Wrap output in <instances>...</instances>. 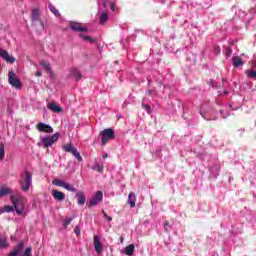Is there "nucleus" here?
<instances>
[{
  "label": "nucleus",
  "instance_id": "4",
  "mask_svg": "<svg viewBox=\"0 0 256 256\" xmlns=\"http://www.w3.org/2000/svg\"><path fill=\"white\" fill-rule=\"evenodd\" d=\"M8 82L14 89H21V87H23L21 80L13 70H10L8 73Z\"/></svg>",
  "mask_w": 256,
  "mask_h": 256
},
{
  "label": "nucleus",
  "instance_id": "24",
  "mask_svg": "<svg viewBox=\"0 0 256 256\" xmlns=\"http://www.w3.org/2000/svg\"><path fill=\"white\" fill-rule=\"evenodd\" d=\"M48 9H50L51 13H53V15H55V17L61 16V13L59 12V10H57V8H55V6H53V4H49Z\"/></svg>",
  "mask_w": 256,
  "mask_h": 256
},
{
  "label": "nucleus",
  "instance_id": "3",
  "mask_svg": "<svg viewBox=\"0 0 256 256\" xmlns=\"http://www.w3.org/2000/svg\"><path fill=\"white\" fill-rule=\"evenodd\" d=\"M31 21L34 27H40V29H45V24L43 23V20H41V14H39L38 9L32 10Z\"/></svg>",
  "mask_w": 256,
  "mask_h": 256
},
{
  "label": "nucleus",
  "instance_id": "29",
  "mask_svg": "<svg viewBox=\"0 0 256 256\" xmlns=\"http://www.w3.org/2000/svg\"><path fill=\"white\" fill-rule=\"evenodd\" d=\"M7 247V238L5 236L0 235V249Z\"/></svg>",
  "mask_w": 256,
  "mask_h": 256
},
{
  "label": "nucleus",
  "instance_id": "45",
  "mask_svg": "<svg viewBox=\"0 0 256 256\" xmlns=\"http://www.w3.org/2000/svg\"><path fill=\"white\" fill-rule=\"evenodd\" d=\"M111 11H115V4L113 2L110 3Z\"/></svg>",
  "mask_w": 256,
  "mask_h": 256
},
{
  "label": "nucleus",
  "instance_id": "50",
  "mask_svg": "<svg viewBox=\"0 0 256 256\" xmlns=\"http://www.w3.org/2000/svg\"><path fill=\"white\" fill-rule=\"evenodd\" d=\"M148 83H151V78H148Z\"/></svg>",
  "mask_w": 256,
  "mask_h": 256
},
{
  "label": "nucleus",
  "instance_id": "9",
  "mask_svg": "<svg viewBox=\"0 0 256 256\" xmlns=\"http://www.w3.org/2000/svg\"><path fill=\"white\" fill-rule=\"evenodd\" d=\"M69 27L72 31H76L77 33H85L87 31V27H83L77 22H70Z\"/></svg>",
  "mask_w": 256,
  "mask_h": 256
},
{
  "label": "nucleus",
  "instance_id": "35",
  "mask_svg": "<svg viewBox=\"0 0 256 256\" xmlns=\"http://www.w3.org/2000/svg\"><path fill=\"white\" fill-rule=\"evenodd\" d=\"M104 219L110 223V221H113V218L109 215H107V212L102 211Z\"/></svg>",
  "mask_w": 256,
  "mask_h": 256
},
{
  "label": "nucleus",
  "instance_id": "52",
  "mask_svg": "<svg viewBox=\"0 0 256 256\" xmlns=\"http://www.w3.org/2000/svg\"><path fill=\"white\" fill-rule=\"evenodd\" d=\"M36 256H39V254H37Z\"/></svg>",
  "mask_w": 256,
  "mask_h": 256
},
{
  "label": "nucleus",
  "instance_id": "43",
  "mask_svg": "<svg viewBox=\"0 0 256 256\" xmlns=\"http://www.w3.org/2000/svg\"><path fill=\"white\" fill-rule=\"evenodd\" d=\"M200 115H202V117H203L204 119H206L207 121H209V120H211V119H215V118H207V117L205 116V114H203V111H200Z\"/></svg>",
  "mask_w": 256,
  "mask_h": 256
},
{
  "label": "nucleus",
  "instance_id": "6",
  "mask_svg": "<svg viewBox=\"0 0 256 256\" xmlns=\"http://www.w3.org/2000/svg\"><path fill=\"white\" fill-rule=\"evenodd\" d=\"M62 149H63L66 153H72V154L75 156V158L77 159V161H79V162L83 161V157L81 156V154L79 153V151L77 150V148H75V147L73 146V144L68 143V144L64 145V146L62 147Z\"/></svg>",
  "mask_w": 256,
  "mask_h": 256
},
{
  "label": "nucleus",
  "instance_id": "13",
  "mask_svg": "<svg viewBox=\"0 0 256 256\" xmlns=\"http://www.w3.org/2000/svg\"><path fill=\"white\" fill-rule=\"evenodd\" d=\"M23 247H24L23 242L18 243L17 246L14 248V250L10 252L8 256L20 255L23 252Z\"/></svg>",
  "mask_w": 256,
  "mask_h": 256
},
{
  "label": "nucleus",
  "instance_id": "41",
  "mask_svg": "<svg viewBox=\"0 0 256 256\" xmlns=\"http://www.w3.org/2000/svg\"><path fill=\"white\" fill-rule=\"evenodd\" d=\"M214 53H215V55H220L221 54V47L215 46L214 47Z\"/></svg>",
  "mask_w": 256,
  "mask_h": 256
},
{
  "label": "nucleus",
  "instance_id": "31",
  "mask_svg": "<svg viewBox=\"0 0 256 256\" xmlns=\"http://www.w3.org/2000/svg\"><path fill=\"white\" fill-rule=\"evenodd\" d=\"M94 171H98V173H103V165L96 163L93 168Z\"/></svg>",
  "mask_w": 256,
  "mask_h": 256
},
{
  "label": "nucleus",
  "instance_id": "19",
  "mask_svg": "<svg viewBox=\"0 0 256 256\" xmlns=\"http://www.w3.org/2000/svg\"><path fill=\"white\" fill-rule=\"evenodd\" d=\"M107 21H109V14H107V12H102L99 18L100 25H105Z\"/></svg>",
  "mask_w": 256,
  "mask_h": 256
},
{
  "label": "nucleus",
  "instance_id": "25",
  "mask_svg": "<svg viewBox=\"0 0 256 256\" xmlns=\"http://www.w3.org/2000/svg\"><path fill=\"white\" fill-rule=\"evenodd\" d=\"M63 189H66V191H70L71 193H77V188H74L73 185L65 182L64 183V188Z\"/></svg>",
  "mask_w": 256,
  "mask_h": 256
},
{
  "label": "nucleus",
  "instance_id": "36",
  "mask_svg": "<svg viewBox=\"0 0 256 256\" xmlns=\"http://www.w3.org/2000/svg\"><path fill=\"white\" fill-rule=\"evenodd\" d=\"M71 221H73V218H65V220L63 221L64 227L71 225Z\"/></svg>",
  "mask_w": 256,
  "mask_h": 256
},
{
  "label": "nucleus",
  "instance_id": "26",
  "mask_svg": "<svg viewBox=\"0 0 256 256\" xmlns=\"http://www.w3.org/2000/svg\"><path fill=\"white\" fill-rule=\"evenodd\" d=\"M79 37L83 39V41H87L88 43H95V39L91 38V36H87L83 33L79 34Z\"/></svg>",
  "mask_w": 256,
  "mask_h": 256
},
{
  "label": "nucleus",
  "instance_id": "47",
  "mask_svg": "<svg viewBox=\"0 0 256 256\" xmlns=\"http://www.w3.org/2000/svg\"><path fill=\"white\" fill-rule=\"evenodd\" d=\"M148 94H149V95H155V91L149 90V91H148Z\"/></svg>",
  "mask_w": 256,
  "mask_h": 256
},
{
  "label": "nucleus",
  "instance_id": "7",
  "mask_svg": "<svg viewBox=\"0 0 256 256\" xmlns=\"http://www.w3.org/2000/svg\"><path fill=\"white\" fill-rule=\"evenodd\" d=\"M103 201V192L97 191L96 194L89 201L88 207H95V205H99Z\"/></svg>",
  "mask_w": 256,
  "mask_h": 256
},
{
  "label": "nucleus",
  "instance_id": "39",
  "mask_svg": "<svg viewBox=\"0 0 256 256\" xmlns=\"http://www.w3.org/2000/svg\"><path fill=\"white\" fill-rule=\"evenodd\" d=\"M164 230L167 232L171 231V225L167 221L164 223Z\"/></svg>",
  "mask_w": 256,
  "mask_h": 256
},
{
  "label": "nucleus",
  "instance_id": "17",
  "mask_svg": "<svg viewBox=\"0 0 256 256\" xmlns=\"http://www.w3.org/2000/svg\"><path fill=\"white\" fill-rule=\"evenodd\" d=\"M48 109L50 111H53V113H61V111H63V108H61V106H59L55 102H52V103L48 104Z\"/></svg>",
  "mask_w": 256,
  "mask_h": 256
},
{
  "label": "nucleus",
  "instance_id": "27",
  "mask_svg": "<svg viewBox=\"0 0 256 256\" xmlns=\"http://www.w3.org/2000/svg\"><path fill=\"white\" fill-rule=\"evenodd\" d=\"M40 65H41V67H43V69L45 71H47V73H51V64H49V63H47L45 61H41Z\"/></svg>",
  "mask_w": 256,
  "mask_h": 256
},
{
  "label": "nucleus",
  "instance_id": "48",
  "mask_svg": "<svg viewBox=\"0 0 256 256\" xmlns=\"http://www.w3.org/2000/svg\"><path fill=\"white\" fill-rule=\"evenodd\" d=\"M107 157H109L108 154H104V155H103V159H107Z\"/></svg>",
  "mask_w": 256,
  "mask_h": 256
},
{
  "label": "nucleus",
  "instance_id": "15",
  "mask_svg": "<svg viewBox=\"0 0 256 256\" xmlns=\"http://www.w3.org/2000/svg\"><path fill=\"white\" fill-rule=\"evenodd\" d=\"M124 255L132 256L135 253V244H130L121 251Z\"/></svg>",
  "mask_w": 256,
  "mask_h": 256
},
{
  "label": "nucleus",
  "instance_id": "46",
  "mask_svg": "<svg viewBox=\"0 0 256 256\" xmlns=\"http://www.w3.org/2000/svg\"><path fill=\"white\" fill-rule=\"evenodd\" d=\"M42 75H43V72H41V71L36 72V77H41Z\"/></svg>",
  "mask_w": 256,
  "mask_h": 256
},
{
  "label": "nucleus",
  "instance_id": "33",
  "mask_svg": "<svg viewBox=\"0 0 256 256\" xmlns=\"http://www.w3.org/2000/svg\"><path fill=\"white\" fill-rule=\"evenodd\" d=\"M50 141H51L52 144L56 143V141H59V133H55L54 135H52L50 137Z\"/></svg>",
  "mask_w": 256,
  "mask_h": 256
},
{
  "label": "nucleus",
  "instance_id": "12",
  "mask_svg": "<svg viewBox=\"0 0 256 256\" xmlns=\"http://www.w3.org/2000/svg\"><path fill=\"white\" fill-rule=\"evenodd\" d=\"M52 197L55 199V201H65V193L59 190H53Z\"/></svg>",
  "mask_w": 256,
  "mask_h": 256
},
{
  "label": "nucleus",
  "instance_id": "40",
  "mask_svg": "<svg viewBox=\"0 0 256 256\" xmlns=\"http://www.w3.org/2000/svg\"><path fill=\"white\" fill-rule=\"evenodd\" d=\"M22 256H31V247L26 248Z\"/></svg>",
  "mask_w": 256,
  "mask_h": 256
},
{
  "label": "nucleus",
  "instance_id": "1",
  "mask_svg": "<svg viewBox=\"0 0 256 256\" xmlns=\"http://www.w3.org/2000/svg\"><path fill=\"white\" fill-rule=\"evenodd\" d=\"M11 203L14 205V209L17 215H22L25 211V205H27V198L23 195L10 196Z\"/></svg>",
  "mask_w": 256,
  "mask_h": 256
},
{
  "label": "nucleus",
  "instance_id": "11",
  "mask_svg": "<svg viewBox=\"0 0 256 256\" xmlns=\"http://www.w3.org/2000/svg\"><path fill=\"white\" fill-rule=\"evenodd\" d=\"M37 129L41 133H53V128L43 122L38 123Z\"/></svg>",
  "mask_w": 256,
  "mask_h": 256
},
{
  "label": "nucleus",
  "instance_id": "18",
  "mask_svg": "<svg viewBox=\"0 0 256 256\" xmlns=\"http://www.w3.org/2000/svg\"><path fill=\"white\" fill-rule=\"evenodd\" d=\"M70 77H73L74 79H76L77 81H80V79L83 77V75L81 74V72L79 70H77L76 68H72L70 70Z\"/></svg>",
  "mask_w": 256,
  "mask_h": 256
},
{
  "label": "nucleus",
  "instance_id": "21",
  "mask_svg": "<svg viewBox=\"0 0 256 256\" xmlns=\"http://www.w3.org/2000/svg\"><path fill=\"white\" fill-rule=\"evenodd\" d=\"M41 141H42V143H43V145H44V147L46 149L53 145V142H51V138L50 137H43L41 139Z\"/></svg>",
  "mask_w": 256,
  "mask_h": 256
},
{
  "label": "nucleus",
  "instance_id": "2",
  "mask_svg": "<svg viewBox=\"0 0 256 256\" xmlns=\"http://www.w3.org/2000/svg\"><path fill=\"white\" fill-rule=\"evenodd\" d=\"M33 181V176H31V173L29 171H24L20 175V186L22 191L27 192L31 188V183Z\"/></svg>",
  "mask_w": 256,
  "mask_h": 256
},
{
  "label": "nucleus",
  "instance_id": "42",
  "mask_svg": "<svg viewBox=\"0 0 256 256\" xmlns=\"http://www.w3.org/2000/svg\"><path fill=\"white\" fill-rule=\"evenodd\" d=\"M74 233L79 237V235H81V228H79V226H76L74 228Z\"/></svg>",
  "mask_w": 256,
  "mask_h": 256
},
{
  "label": "nucleus",
  "instance_id": "30",
  "mask_svg": "<svg viewBox=\"0 0 256 256\" xmlns=\"http://www.w3.org/2000/svg\"><path fill=\"white\" fill-rule=\"evenodd\" d=\"M53 185H56V187H65V181L63 180H59V179H56V180H53Z\"/></svg>",
  "mask_w": 256,
  "mask_h": 256
},
{
  "label": "nucleus",
  "instance_id": "8",
  "mask_svg": "<svg viewBox=\"0 0 256 256\" xmlns=\"http://www.w3.org/2000/svg\"><path fill=\"white\" fill-rule=\"evenodd\" d=\"M0 57L3 61H6V63H15V57L9 55V52L3 48H0Z\"/></svg>",
  "mask_w": 256,
  "mask_h": 256
},
{
  "label": "nucleus",
  "instance_id": "20",
  "mask_svg": "<svg viewBox=\"0 0 256 256\" xmlns=\"http://www.w3.org/2000/svg\"><path fill=\"white\" fill-rule=\"evenodd\" d=\"M5 195H11V188L7 186H2L0 188V199H2V197H5Z\"/></svg>",
  "mask_w": 256,
  "mask_h": 256
},
{
  "label": "nucleus",
  "instance_id": "14",
  "mask_svg": "<svg viewBox=\"0 0 256 256\" xmlns=\"http://www.w3.org/2000/svg\"><path fill=\"white\" fill-rule=\"evenodd\" d=\"M76 198L78 200V205L83 207V205H85V202L87 201V198L85 197V193H83V191H78L76 193Z\"/></svg>",
  "mask_w": 256,
  "mask_h": 256
},
{
  "label": "nucleus",
  "instance_id": "34",
  "mask_svg": "<svg viewBox=\"0 0 256 256\" xmlns=\"http://www.w3.org/2000/svg\"><path fill=\"white\" fill-rule=\"evenodd\" d=\"M248 77L250 79H256V71L255 70H249L248 71Z\"/></svg>",
  "mask_w": 256,
  "mask_h": 256
},
{
  "label": "nucleus",
  "instance_id": "23",
  "mask_svg": "<svg viewBox=\"0 0 256 256\" xmlns=\"http://www.w3.org/2000/svg\"><path fill=\"white\" fill-rule=\"evenodd\" d=\"M13 211H15L13 206L6 205L4 207H0V214L1 213H13Z\"/></svg>",
  "mask_w": 256,
  "mask_h": 256
},
{
  "label": "nucleus",
  "instance_id": "49",
  "mask_svg": "<svg viewBox=\"0 0 256 256\" xmlns=\"http://www.w3.org/2000/svg\"><path fill=\"white\" fill-rule=\"evenodd\" d=\"M224 95H229V92L225 91V92H224Z\"/></svg>",
  "mask_w": 256,
  "mask_h": 256
},
{
  "label": "nucleus",
  "instance_id": "51",
  "mask_svg": "<svg viewBox=\"0 0 256 256\" xmlns=\"http://www.w3.org/2000/svg\"><path fill=\"white\" fill-rule=\"evenodd\" d=\"M254 12H255V9H252V10H251V13H254Z\"/></svg>",
  "mask_w": 256,
  "mask_h": 256
},
{
  "label": "nucleus",
  "instance_id": "37",
  "mask_svg": "<svg viewBox=\"0 0 256 256\" xmlns=\"http://www.w3.org/2000/svg\"><path fill=\"white\" fill-rule=\"evenodd\" d=\"M232 53H233V50H231V48H226L225 50L226 57H231Z\"/></svg>",
  "mask_w": 256,
  "mask_h": 256
},
{
  "label": "nucleus",
  "instance_id": "16",
  "mask_svg": "<svg viewBox=\"0 0 256 256\" xmlns=\"http://www.w3.org/2000/svg\"><path fill=\"white\" fill-rule=\"evenodd\" d=\"M245 62H243V59L239 56H234L232 58V65L236 68L243 67Z\"/></svg>",
  "mask_w": 256,
  "mask_h": 256
},
{
  "label": "nucleus",
  "instance_id": "10",
  "mask_svg": "<svg viewBox=\"0 0 256 256\" xmlns=\"http://www.w3.org/2000/svg\"><path fill=\"white\" fill-rule=\"evenodd\" d=\"M94 249L98 255L103 253V244L101 243V239L99 236H94Z\"/></svg>",
  "mask_w": 256,
  "mask_h": 256
},
{
  "label": "nucleus",
  "instance_id": "38",
  "mask_svg": "<svg viewBox=\"0 0 256 256\" xmlns=\"http://www.w3.org/2000/svg\"><path fill=\"white\" fill-rule=\"evenodd\" d=\"M142 107L146 109L147 113H151V106H149L148 104H145V102L142 103Z\"/></svg>",
  "mask_w": 256,
  "mask_h": 256
},
{
  "label": "nucleus",
  "instance_id": "32",
  "mask_svg": "<svg viewBox=\"0 0 256 256\" xmlns=\"http://www.w3.org/2000/svg\"><path fill=\"white\" fill-rule=\"evenodd\" d=\"M98 9L101 11L102 7H107V0H97Z\"/></svg>",
  "mask_w": 256,
  "mask_h": 256
},
{
  "label": "nucleus",
  "instance_id": "5",
  "mask_svg": "<svg viewBox=\"0 0 256 256\" xmlns=\"http://www.w3.org/2000/svg\"><path fill=\"white\" fill-rule=\"evenodd\" d=\"M100 136L102 137V145H107L109 141L115 139V131L113 128H107L100 132Z\"/></svg>",
  "mask_w": 256,
  "mask_h": 256
},
{
  "label": "nucleus",
  "instance_id": "22",
  "mask_svg": "<svg viewBox=\"0 0 256 256\" xmlns=\"http://www.w3.org/2000/svg\"><path fill=\"white\" fill-rule=\"evenodd\" d=\"M135 199H136L135 193L130 192L128 195V203H129L130 207H132V208L135 207Z\"/></svg>",
  "mask_w": 256,
  "mask_h": 256
},
{
  "label": "nucleus",
  "instance_id": "44",
  "mask_svg": "<svg viewBox=\"0 0 256 256\" xmlns=\"http://www.w3.org/2000/svg\"><path fill=\"white\" fill-rule=\"evenodd\" d=\"M220 113H221L223 119H227V117H229V114H225V115L223 114V113H225L224 111H221Z\"/></svg>",
  "mask_w": 256,
  "mask_h": 256
},
{
  "label": "nucleus",
  "instance_id": "28",
  "mask_svg": "<svg viewBox=\"0 0 256 256\" xmlns=\"http://www.w3.org/2000/svg\"><path fill=\"white\" fill-rule=\"evenodd\" d=\"M3 159H5V145L0 143V161H3Z\"/></svg>",
  "mask_w": 256,
  "mask_h": 256
}]
</instances>
